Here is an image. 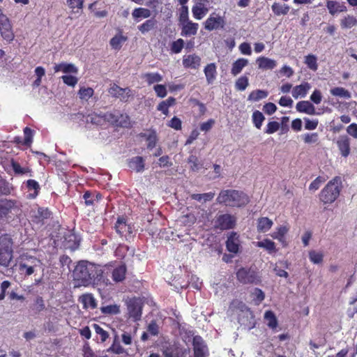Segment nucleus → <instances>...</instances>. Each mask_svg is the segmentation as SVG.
Returning a JSON list of instances; mask_svg holds the SVG:
<instances>
[{"label":"nucleus","mask_w":357,"mask_h":357,"mask_svg":"<svg viewBox=\"0 0 357 357\" xmlns=\"http://www.w3.org/2000/svg\"><path fill=\"white\" fill-rule=\"evenodd\" d=\"M337 147L343 157L350 153V139L347 135H340L337 140Z\"/></svg>","instance_id":"f3484780"},{"label":"nucleus","mask_w":357,"mask_h":357,"mask_svg":"<svg viewBox=\"0 0 357 357\" xmlns=\"http://www.w3.org/2000/svg\"><path fill=\"white\" fill-rule=\"evenodd\" d=\"M288 231L289 227L287 226H280L277 227L276 231L271 234V236L273 239H281V238H283L286 236Z\"/></svg>","instance_id":"052dcab7"},{"label":"nucleus","mask_w":357,"mask_h":357,"mask_svg":"<svg viewBox=\"0 0 357 357\" xmlns=\"http://www.w3.org/2000/svg\"><path fill=\"white\" fill-rule=\"evenodd\" d=\"M216 201L218 204L231 208H241L250 202L248 195L241 190H222Z\"/></svg>","instance_id":"f03ea898"},{"label":"nucleus","mask_w":357,"mask_h":357,"mask_svg":"<svg viewBox=\"0 0 357 357\" xmlns=\"http://www.w3.org/2000/svg\"><path fill=\"white\" fill-rule=\"evenodd\" d=\"M296 110L301 113H305L310 115L315 114V108L314 105L307 100H302L297 102L296 106Z\"/></svg>","instance_id":"393cba45"},{"label":"nucleus","mask_w":357,"mask_h":357,"mask_svg":"<svg viewBox=\"0 0 357 357\" xmlns=\"http://www.w3.org/2000/svg\"><path fill=\"white\" fill-rule=\"evenodd\" d=\"M139 136L146 139L147 142V149H152L156 146L158 136L154 129L148 130V133L141 132Z\"/></svg>","instance_id":"412c9836"},{"label":"nucleus","mask_w":357,"mask_h":357,"mask_svg":"<svg viewBox=\"0 0 357 357\" xmlns=\"http://www.w3.org/2000/svg\"><path fill=\"white\" fill-rule=\"evenodd\" d=\"M226 248L229 252L237 254L241 246L240 236L236 231L229 233L226 241Z\"/></svg>","instance_id":"f8f14e48"},{"label":"nucleus","mask_w":357,"mask_h":357,"mask_svg":"<svg viewBox=\"0 0 357 357\" xmlns=\"http://www.w3.org/2000/svg\"><path fill=\"white\" fill-rule=\"evenodd\" d=\"M16 206V202L11 199H3L0 200V218H6L12 209Z\"/></svg>","instance_id":"6ab92c4d"},{"label":"nucleus","mask_w":357,"mask_h":357,"mask_svg":"<svg viewBox=\"0 0 357 357\" xmlns=\"http://www.w3.org/2000/svg\"><path fill=\"white\" fill-rule=\"evenodd\" d=\"M192 346L195 357H205L208 354V348L203 338L196 335L192 340Z\"/></svg>","instance_id":"9d476101"},{"label":"nucleus","mask_w":357,"mask_h":357,"mask_svg":"<svg viewBox=\"0 0 357 357\" xmlns=\"http://www.w3.org/2000/svg\"><path fill=\"white\" fill-rule=\"evenodd\" d=\"M326 6L328 13L333 16L337 13L347 11V6L344 3H340L337 1L328 0L326 1Z\"/></svg>","instance_id":"dca6fc26"},{"label":"nucleus","mask_w":357,"mask_h":357,"mask_svg":"<svg viewBox=\"0 0 357 357\" xmlns=\"http://www.w3.org/2000/svg\"><path fill=\"white\" fill-rule=\"evenodd\" d=\"M271 10L276 16L285 15L289 12L290 7L285 3L275 2L271 6Z\"/></svg>","instance_id":"72a5a7b5"},{"label":"nucleus","mask_w":357,"mask_h":357,"mask_svg":"<svg viewBox=\"0 0 357 357\" xmlns=\"http://www.w3.org/2000/svg\"><path fill=\"white\" fill-rule=\"evenodd\" d=\"M310 89L311 85L308 82H303L293 88L292 96L295 99H297L299 97L304 98Z\"/></svg>","instance_id":"4be33fe9"},{"label":"nucleus","mask_w":357,"mask_h":357,"mask_svg":"<svg viewBox=\"0 0 357 357\" xmlns=\"http://www.w3.org/2000/svg\"><path fill=\"white\" fill-rule=\"evenodd\" d=\"M153 89L159 98H165L167 94V91L165 85L163 84H156L153 86Z\"/></svg>","instance_id":"774afa93"},{"label":"nucleus","mask_w":357,"mask_h":357,"mask_svg":"<svg viewBox=\"0 0 357 357\" xmlns=\"http://www.w3.org/2000/svg\"><path fill=\"white\" fill-rule=\"evenodd\" d=\"M12 239L6 235L0 237V250L13 252Z\"/></svg>","instance_id":"603ef678"},{"label":"nucleus","mask_w":357,"mask_h":357,"mask_svg":"<svg viewBox=\"0 0 357 357\" xmlns=\"http://www.w3.org/2000/svg\"><path fill=\"white\" fill-rule=\"evenodd\" d=\"M176 99L174 97H169L165 100L160 102L157 106V109L161 112L165 116L169 114V107L174 105Z\"/></svg>","instance_id":"f704fd0d"},{"label":"nucleus","mask_w":357,"mask_h":357,"mask_svg":"<svg viewBox=\"0 0 357 357\" xmlns=\"http://www.w3.org/2000/svg\"><path fill=\"white\" fill-rule=\"evenodd\" d=\"M128 167L136 172H141L144 169V160L142 156H135L128 161Z\"/></svg>","instance_id":"b1692460"},{"label":"nucleus","mask_w":357,"mask_h":357,"mask_svg":"<svg viewBox=\"0 0 357 357\" xmlns=\"http://www.w3.org/2000/svg\"><path fill=\"white\" fill-rule=\"evenodd\" d=\"M55 73L63 72V73H75L78 72L77 68L73 63H61L56 64L54 67Z\"/></svg>","instance_id":"c85d7f7f"},{"label":"nucleus","mask_w":357,"mask_h":357,"mask_svg":"<svg viewBox=\"0 0 357 357\" xmlns=\"http://www.w3.org/2000/svg\"><path fill=\"white\" fill-rule=\"evenodd\" d=\"M181 26V35L184 37L195 36L197 33L199 29L198 23L189 21L180 24Z\"/></svg>","instance_id":"2eb2a0df"},{"label":"nucleus","mask_w":357,"mask_h":357,"mask_svg":"<svg viewBox=\"0 0 357 357\" xmlns=\"http://www.w3.org/2000/svg\"><path fill=\"white\" fill-rule=\"evenodd\" d=\"M215 196V192H209L203 194H192L190 197L192 199L197 202L204 201V202L211 201Z\"/></svg>","instance_id":"3c124183"},{"label":"nucleus","mask_w":357,"mask_h":357,"mask_svg":"<svg viewBox=\"0 0 357 357\" xmlns=\"http://www.w3.org/2000/svg\"><path fill=\"white\" fill-rule=\"evenodd\" d=\"M331 93L334 96L340 98H349L351 94L349 91L343 87H335L331 89Z\"/></svg>","instance_id":"6e6d98bb"},{"label":"nucleus","mask_w":357,"mask_h":357,"mask_svg":"<svg viewBox=\"0 0 357 357\" xmlns=\"http://www.w3.org/2000/svg\"><path fill=\"white\" fill-rule=\"evenodd\" d=\"M108 92L112 97L119 98L123 102H127L132 96V91L130 88H121L116 84H113L109 87Z\"/></svg>","instance_id":"1a4fd4ad"},{"label":"nucleus","mask_w":357,"mask_h":357,"mask_svg":"<svg viewBox=\"0 0 357 357\" xmlns=\"http://www.w3.org/2000/svg\"><path fill=\"white\" fill-rule=\"evenodd\" d=\"M52 214V213L48 208L38 207L32 216V220L38 224L43 223L45 220L50 218Z\"/></svg>","instance_id":"a211bd4d"},{"label":"nucleus","mask_w":357,"mask_h":357,"mask_svg":"<svg viewBox=\"0 0 357 357\" xmlns=\"http://www.w3.org/2000/svg\"><path fill=\"white\" fill-rule=\"evenodd\" d=\"M115 230L121 236L127 238L132 234V227L127 224L126 220L123 217H119L115 224Z\"/></svg>","instance_id":"9b49d317"},{"label":"nucleus","mask_w":357,"mask_h":357,"mask_svg":"<svg viewBox=\"0 0 357 357\" xmlns=\"http://www.w3.org/2000/svg\"><path fill=\"white\" fill-rule=\"evenodd\" d=\"M305 63L307 68L313 71H316L318 68L317 59L314 54H308L305 56Z\"/></svg>","instance_id":"864d4df0"},{"label":"nucleus","mask_w":357,"mask_h":357,"mask_svg":"<svg viewBox=\"0 0 357 357\" xmlns=\"http://www.w3.org/2000/svg\"><path fill=\"white\" fill-rule=\"evenodd\" d=\"M326 181V178L323 176H317L314 181L311 182L309 185V190L310 191H316L317 190L321 185L324 183Z\"/></svg>","instance_id":"e2e57ef3"},{"label":"nucleus","mask_w":357,"mask_h":357,"mask_svg":"<svg viewBox=\"0 0 357 357\" xmlns=\"http://www.w3.org/2000/svg\"><path fill=\"white\" fill-rule=\"evenodd\" d=\"M249 84L248 78L247 76L243 75L240 77L235 83V87L238 91H244Z\"/></svg>","instance_id":"680f3d73"},{"label":"nucleus","mask_w":357,"mask_h":357,"mask_svg":"<svg viewBox=\"0 0 357 357\" xmlns=\"http://www.w3.org/2000/svg\"><path fill=\"white\" fill-rule=\"evenodd\" d=\"M204 73L208 84H212L217 76L216 65L214 63L207 64L204 69Z\"/></svg>","instance_id":"a878e982"},{"label":"nucleus","mask_w":357,"mask_h":357,"mask_svg":"<svg viewBox=\"0 0 357 357\" xmlns=\"http://www.w3.org/2000/svg\"><path fill=\"white\" fill-rule=\"evenodd\" d=\"M96 333L99 335L101 342H105L109 338V333L104 330L100 325L93 324L92 325Z\"/></svg>","instance_id":"13d9d810"},{"label":"nucleus","mask_w":357,"mask_h":357,"mask_svg":"<svg viewBox=\"0 0 357 357\" xmlns=\"http://www.w3.org/2000/svg\"><path fill=\"white\" fill-rule=\"evenodd\" d=\"M188 163L190 165V169L193 172L199 171L203 166V163L195 155H190L188 157Z\"/></svg>","instance_id":"49530a36"},{"label":"nucleus","mask_w":357,"mask_h":357,"mask_svg":"<svg viewBox=\"0 0 357 357\" xmlns=\"http://www.w3.org/2000/svg\"><path fill=\"white\" fill-rule=\"evenodd\" d=\"M342 188L341 177L335 176L320 191L318 196L320 202L324 205L333 204L339 198Z\"/></svg>","instance_id":"7ed1b4c3"},{"label":"nucleus","mask_w":357,"mask_h":357,"mask_svg":"<svg viewBox=\"0 0 357 357\" xmlns=\"http://www.w3.org/2000/svg\"><path fill=\"white\" fill-rule=\"evenodd\" d=\"M11 167L15 174H25L31 173V170L29 167H22L20 163L12 160Z\"/></svg>","instance_id":"4d7b16f0"},{"label":"nucleus","mask_w":357,"mask_h":357,"mask_svg":"<svg viewBox=\"0 0 357 357\" xmlns=\"http://www.w3.org/2000/svg\"><path fill=\"white\" fill-rule=\"evenodd\" d=\"M107 351L115 354H122L126 352L125 349L120 344L118 335H115L112 345Z\"/></svg>","instance_id":"a19ab883"},{"label":"nucleus","mask_w":357,"mask_h":357,"mask_svg":"<svg viewBox=\"0 0 357 357\" xmlns=\"http://www.w3.org/2000/svg\"><path fill=\"white\" fill-rule=\"evenodd\" d=\"M225 24V20L222 17H213L211 15L205 21L204 28L206 30L211 31L218 29L224 28Z\"/></svg>","instance_id":"ddd939ff"},{"label":"nucleus","mask_w":357,"mask_h":357,"mask_svg":"<svg viewBox=\"0 0 357 357\" xmlns=\"http://www.w3.org/2000/svg\"><path fill=\"white\" fill-rule=\"evenodd\" d=\"M259 68L262 70H272L276 66V61L265 56H260L257 59Z\"/></svg>","instance_id":"2f4dec72"},{"label":"nucleus","mask_w":357,"mask_h":357,"mask_svg":"<svg viewBox=\"0 0 357 357\" xmlns=\"http://www.w3.org/2000/svg\"><path fill=\"white\" fill-rule=\"evenodd\" d=\"M40 260L35 257H26L22 258L19 263V271L26 277L30 276L34 273L35 268L40 266Z\"/></svg>","instance_id":"39448f33"},{"label":"nucleus","mask_w":357,"mask_h":357,"mask_svg":"<svg viewBox=\"0 0 357 357\" xmlns=\"http://www.w3.org/2000/svg\"><path fill=\"white\" fill-rule=\"evenodd\" d=\"M74 280L80 286L88 287L90 284H98L105 282V270L100 265L88 261H80L73 271Z\"/></svg>","instance_id":"f257e3e1"},{"label":"nucleus","mask_w":357,"mask_h":357,"mask_svg":"<svg viewBox=\"0 0 357 357\" xmlns=\"http://www.w3.org/2000/svg\"><path fill=\"white\" fill-rule=\"evenodd\" d=\"M236 280L242 284L259 285L261 283V276L255 268L242 267L236 273Z\"/></svg>","instance_id":"20e7f679"},{"label":"nucleus","mask_w":357,"mask_h":357,"mask_svg":"<svg viewBox=\"0 0 357 357\" xmlns=\"http://www.w3.org/2000/svg\"><path fill=\"white\" fill-rule=\"evenodd\" d=\"M248 60L245 58H239L236 61H235L231 66V73L234 76H236L245 68L248 65Z\"/></svg>","instance_id":"7c9ffc66"},{"label":"nucleus","mask_w":357,"mask_h":357,"mask_svg":"<svg viewBox=\"0 0 357 357\" xmlns=\"http://www.w3.org/2000/svg\"><path fill=\"white\" fill-rule=\"evenodd\" d=\"M33 130L29 127H25L24 129V138L23 142L21 141L20 137H15V142L20 144L22 143L23 145L30 146L33 142Z\"/></svg>","instance_id":"e433bc0d"},{"label":"nucleus","mask_w":357,"mask_h":357,"mask_svg":"<svg viewBox=\"0 0 357 357\" xmlns=\"http://www.w3.org/2000/svg\"><path fill=\"white\" fill-rule=\"evenodd\" d=\"M157 21L153 19L146 20L144 23L137 26L138 30L142 33L145 34L156 27Z\"/></svg>","instance_id":"4c0bfd02"},{"label":"nucleus","mask_w":357,"mask_h":357,"mask_svg":"<svg viewBox=\"0 0 357 357\" xmlns=\"http://www.w3.org/2000/svg\"><path fill=\"white\" fill-rule=\"evenodd\" d=\"M122 33V30L119 29V33L110 39L109 45L112 49L116 51L120 50L123 44L128 40V37Z\"/></svg>","instance_id":"aec40b11"},{"label":"nucleus","mask_w":357,"mask_h":357,"mask_svg":"<svg viewBox=\"0 0 357 357\" xmlns=\"http://www.w3.org/2000/svg\"><path fill=\"white\" fill-rule=\"evenodd\" d=\"M102 268L105 270V278H107V275L110 273L112 278L115 282H122L126 278L127 268L124 264H120L116 267H113L111 264L105 265ZM106 281H108L107 278H106L105 282Z\"/></svg>","instance_id":"0eeeda50"},{"label":"nucleus","mask_w":357,"mask_h":357,"mask_svg":"<svg viewBox=\"0 0 357 357\" xmlns=\"http://www.w3.org/2000/svg\"><path fill=\"white\" fill-rule=\"evenodd\" d=\"M182 63L185 68L197 70L200 66L201 58L195 54L185 55Z\"/></svg>","instance_id":"4468645a"},{"label":"nucleus","mask_w":357,"mask_h":357,"mask_svg":"<svg viewBox=\"0 0 357 357\" xmlns=\"http://www.w3.org/2000/svg\"><path fill=\"white\" fill-rule=\"evenodd\" d=\"M80 299L84 308L95 309L97 307V301L91 294H83Z\"/></svg>","instance_id":"c9c22d12"},{"label":"nucleus","mask_w":357,"mask_h":357,"mask_svg":"<svg viewBox=\"0 0 357 357\" xmlns=\"http://www.w3.org/2000/svg\"><path fill=\"white\" fill-rule=\"evenodd\" d=\"M120 111L114 110V112H107L102 114L103 121H107L114 126L116 127L118 124V118Z\"/></svg>","instance_id":"58836bf2"},{"label":"nucleus","mask_w":357,"mask_h":357,"mask_svg":"<svg viewBox=\"0 0 357 357\" xmlns=\"http://www.w3.org/2000/svg\"><path fill=\"white\" fill-rule=\"evenodd\" d=\"M100 311L102 314L107 315H116L120 313V306L116 304L102 306Z\"/></svg>","instance_id":"a18cd8bd"},{"label":"nucleus","mask_w":357,"mask_h":357,"mask_svg":"<svg viewBox=\"0 0 357 357\" xmlns=\"http://www.w3.org/2000/svg\"><path fill=\"white\" fill-rule=\"evenodd\" d=\"M147 332L153 336H156L159 333V326L155 320H152L147 326Z\"/></svg>","instance_id":"338daca9"},{"label":"nucleus","mask_w":357,"mask_h":357,"mask_svg":"<svg viewBox=\"0 0 357 357\" xmlns=\"http://www.w3.org/2000/svg\"><path fill=\"white\" fill-rule=\"evenodd\" d=\"M236 225V218L229 213H224L215 217L214 228L221 231L234 229Z\"/></svg>","instance_id":"423d86ee"},{"label":"nucleus","mask_w":357,"mask_h":357,"mask_svg":"<svg viewBox=\"0 0 357 357\" xmlns=\"http://www.w3.org/2000/svg\"><path fill=\"white\" fill-rule=\"evenodd\" d=\"M143 304L139 298H133L127 302L128 318L133 321H139L142 318Z\"/></svg>","instance_id":"6e6552de"},{"label":"nucleus","mask_w":357,"mask_h":357,"mask_svg":"<svg viewBox=\"0 0 357 357\" xmlns=\"http://www.w3.org/2000/svg\"><path fill=\"white\" fill-rule=\"evenodd\" d=\"M342 29H349L357 26V18L351 15L344 16L340 22Z\"/></svg>","instance_id":"473e14b6"},{"label":"nucleus","mask_w":357,"mask_h":357,"mask_svg":"<svg viewBox=\"0 0 357 357\" xmlns=\"http://www.w3.org/2000/svg\"><path fill=\"white\" fill-rule=\"evenodd\" d=\"M190 21L189 20L188 7H181L178 10V22L179 24Z\"/></svg>","instance_id":"bf43d9fd"},{"label":"nucleus","mask_w":357,"mask_h":357,"mask_svg":"<svg viewBox=\"0 0 357 357\" xmlns=\"http://www.w3.org/2000/svg\"><path fill=\"white\" fill-rule=\"evenodd\" d=\"M255 245L258 248L265 249L269 254H273L278 252L275 242L268 238H265L261 241L256 242Z\"/></svg>","instance_id":"c756f323"},{"label":"nucleus","mask_w":357,"mask_h":357,"mask_svg":"<svg viewBox=\"0 0 357 357\" xmlns=\"http://www.w3.org/2000/svg\"><path fill=\"white\" fill-rule=\"evenodd\" d=\"M264 319L267 321L268 326L274 330L277 328L278 323L276 316L271 310H268L264 314Z\"/></svg>","instance_id":"c03bdc74"},{"label":"nucleus","mask_w":357,"mask_h":357,"mask_svg":"<svg viewBox=\"0 0 357 357\" xmlns=\"http://www.w3.org/2000/svg\"><path fill=\"white\" fill-rule=\"evenodd\" d=\"M13 259V252L0 250V265L4 267H8L10 262Z\"/></svg>","instance_id":"de8ad7c7"},{"label":"nucleus","mask_w":357,"mask_h":357,"mask_svg":"<svg viewBox=\"0 0 357 357\" xmlns=\"http://www.w3.org/2000/svg\"><path fill=\"white\" fill-rule=\"evenodd\" d=\"M94 91L92 88L82 87L79 90V95L81 99L88 100L93 95Z\"/></svg>","instance_id":"69168bd1"},{"label":"nucleus","mask_w":357,"mask_h":357,"mask_svg":"<svg viewBox=\"0 0 357 357\" xmlns=\"http://www.w3.org/2000/svg\"><path fill=\"white\" fill-rule=\"evenodd\" d=\"M183 47H184V40L182 38H178L172 43L171 50L173 53L178 54L181 52Z\"/></svg>","instance_id":"0e129e2a"},{"label":"nucleus","mask_w":357,"mask_h":357,"mask_svg":"<svg viewBox=\"0 0 357 357\" xmlns=\"http://www.w3.org/2000/svg\"><path fill=\"white\" fill-rule=\"evenodd\" d=\"M116 127L121 128H130L131 122L130 118L128 114L126 113H121L120 112L119 116L118 118V124H116Z\"/></svg>","instance_id":"8fccbe9b"},{"label":"nucleus","mask_w":357,"mask_h":357,"mask_svg":"<svg viewBox=\"0 0 357 357\" xmlns=\"http://www.w3.org/2000/svg\"><path fill=\"white\" fill-rule=\"evenodd\" d=\"M252 118L254 126L257 129H260L264 121L265 120V117L263 114L261 112L256 110L252 113Z\"/></svg>","instance_id":"5fc2aeb1"},{"label":"nucleus","mask_w":357,"mask_h":357,"mask_svg":"<svg viewBox=\"0 0 357 357\" xmlns=\"http://www.w3.org/2000/svg\"><path fill=\"white\" fill-rule=\"evenodd\" d=\"M26 186L29 192L27 197L31 199H35L38 195L40 190L39 183L36 180L29 179L26 182Z\"/></svg>","instance_id":"5701e85b"},{"label":"nucleus","mask_w":357,"mask_h":357,"mask_svg":"<svg viewBox=\"0 0 357 357\" xmlns=\"http://www.w3.org/2000/svg\"><path fill=\"white\" fill-rule=\"evenodd\" d=\"M268 93L264 90L257 89L252 91L248 96V100L257 102L266 98Z\"/></svg>","instance_id":"79ce46f5"},{"label":"nucleus","mask_w":357,"mask_h":357,"mask_svg":"<svg viewBox=\"0 0 357 357\" xmlns=\"http://www.w3.org/2000/svg\"><path fill=\"white\" fill-rule=\"evenodd\" d=\"M310 261L314 264H319L323 262L324 254L322 252H318L316 250H310L308 252Z\"/></svg>","instance_id":"09e8293b"},{"label":"nucleus","mask_w":357,"mask_h":357,"mask_svg":"<svg viewBox=\"0 0 357 357\" xmlns=\"http://www.w3.org/2000/svg\"><path fill=\"white\" fill-rule=\"evenodd\" d=\"M142 77L149 85L160 82L162 80V76L158 73H145Z\"/></svg>","instance_id":"37998d69"},{"label":"nucleus","mask_w":357,"mask_h":357,"mask_svg":"<svg viewBox=\"0 0 357 357\" xmlns=\"http://www.w3.org/2000/svg\"><path fill=\"white\" fill-rule=\"evenodd\" d=\"M45 309V304L42 296H38L33 303L30 306V312L32 315L40 314Z\"/></svg>","instance_id":"cd10ccee"},{"label":"nucleus","mask_w":357,"mask_h":357,"mask_svg":"<svg viewBox=\"0 0 357 357\" xmlns=\"http://www.w3.org/2000/svg\"><path fill=\"white\" fill-rule=\"evenodd\" d=\"M273 222L267 217H261L257 220V229L259 233L267 232L273 226Z\"/></svg>","instance_id":"bb28decb"},{"label":"nucleus","mask_w":357,"mask_h":357,"mask_svg":"<svg viewBox=\"0 0 357 357\" xmlns=\"http://www.w3.org/2000/svg\"><path fill=\"white\" fill-rule=\"evenodd\" d=\"M150 10L145 8H137L132 13V17L135 21L139 22L140 18H148L151 16Z\"/></svg>","instance_id":"ea45409f"}]
</instances>
